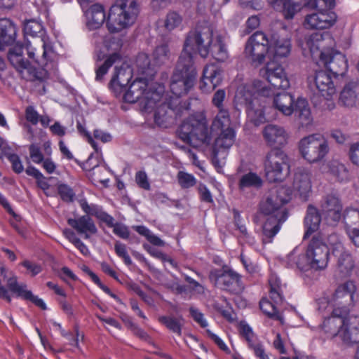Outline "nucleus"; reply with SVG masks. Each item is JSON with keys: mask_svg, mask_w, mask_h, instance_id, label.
<instances>
[{"mask_svg": "<svg viewBox=\"0 0 359 359\" xmlns=\"http://www.w3.org/2000/svg\"><path fill=\"white\" fill-rule=\"evenodd\" d=\"M192 51H196L203 57L211 55L219 62H224L229 57V53L222 37L214 35L210 27H198L189 33L181 54H186L193 58Z\"/></svg>", "mask_w": 359, "mask_h": 359, "instance_id": "nucleus-1", "label": "nucleus"}, {"mask_svg": "<svg viewBox=\"0 0 359 359\" xmlns=\"http://www.w3.org/2000/svg\"><path fill=\"white\" fill-rule=\"evenodd\" d=\"M274 90L267 87L259 80L254 81L252 84L241 85L236 90L234 104L238 109L244 108L248 118L255 126L265 122L264 105L259 97L274 95Z\"/></svg>", "mask_w": 359, "mask_h": 359, "instance_id": "nucleus-2", "label": "nucleus"}, {"mask_svg": "<svg viewBox=\"0 0 359 359\" xmlns=\"http://www.w3.org/2000/svg\"><path fill=\"white\" fill-rule=\"evenodd\" d=\"M334 41L328 32L314 33L306 42L311 56L320 57L325 67L335 76H343L347 71V60L344 55L331 47Z\"/></svg>", "mask_w": 359, "mask_h": 359, "instance_id": "nucleus-3", "label": "nucleus"}, {"mask_svg": "<svg viewBox=\"0 0 359 359\" xmlns=\"http://www.w3.org/2000/svg\"><path fill=\"white\" fill-rule=\"evenodd\" d=\"M322 329L331 337H339L344 343L353 345L359 343V326L348 315L347 309L332 311L325 318Z\"/></svg>", "mask_w": 359, "mask_h": 359, "instance_id": "nucleus-4", "label": "nucleus"}, {"mask_svg": "<svg viewBox=\"0 0 359 359\" xmlns=\"http://www.w3.org/2000/svg\"><path fill=\"white\" fill-rule=\"evenodd\" d=\"M179 137L193 147L208 144L211 140V133L205 115L198 113L186 118L178 131Z\"/></svg>", "mask_w": 359, "mask_h": 359, "instance_id": "nucleus-5", "label": "nucleus"}, {"mask_svg": "<svg viewBox=\"0 0 359 359\" xmlns=\"http://www.w3.org/2000/svg\"><path fill=\"white\" fill-rule=\"evenodd\" d=\"M139 14L135 0H117L109 13L107 27L111 33L121 32L135 23Z\"/></svg>", "mask_w": 359, "mask_h": 359, "instance_id": "nucleus-6", "label": "nucleus"}, {"mask_svg": "<svg viewBox=\"0 0 359 359\" xmlns=\"http://www.w3.org/2000/svg\"><path fill=\"white\" fill-rule=\"evenodd\" d=\"M196 70L191 57L181 54L170 81V90L177 97L188 93L196 81Z\"/></svg>", "mask_w": 359, "mask_h": 359, "instance_id": "nucleus-7", "label": "nucleus"}, {"mask_svg": "<svg viewBox=\"0 0 359 359\" xmlns=\"http://www.w3.org/2000/svg\"><path fill=\"white\" fill-rule=\"evenodd\" d=\"M264 166L266 177L270 182H280L290 172V158L283 150L271 149L265 156Z\"/></svg>", "mask_w": 359, "mask_h": 359, "instance_id": "nucleus-8", "label": "nucleus"}, {"mask_svg": "<svg viewBox=\"0 0 359 359\" xmlns=\"http://www.w3.org/2000/svg\"><path fill=\"white\" fill-rule=\"evenodd\" d=\"M305 260L299 264L302 269L322 271L327 268L330 259V249L327 245L318 236H314L310 241Z\"/></svg>", "mask_w": 359, "mask_h": 359, "instance_id": "nucleus-9", "label": "nucleus"}, {"mask_svg": "<svg viewBox=\"0 0 359 359\" xmlns=\"http://www.w3.org/2000/svg\"><path fill=\"white\" fill-rule=\"evenodd\" d=\"M298 147L302 156L310 163L321 161L329 152L327 142L318 134L303 137L299 142Z\"/></svg>", "mask_w": 359, "mask_h": 359, "instance_id": "nucleus-10", "label": "nucleus"}, {"mask_svg": "<svg viewBox=\"0 0 359 359\" xmlns=\"http://www.w3.org/2000/svg\"><path fill=\"white\" fill-rule=\"evenodd\" d=\"M148 84L144 79L135 80L129 86L123 95V99L129 103H135L143 99L144 110L153 108L157 102L161 101V95L158 90H147Z\"/></svg>", "mask_w": 359, "mask_h": 359, "instance_id": "nucleus-11", "label": "nucleus"}, {"mask_svg": "<svg viewBox=\"0 0 359 359\" xmlns=\"http://www.w3.org/2000/svg\"><path fill=\"white\" fill-rule=\"evenodd\" d=\"M333 255L337 259L335 273L340 278L351 275L355 266V261L351 254L346 250L341 238L337 233H332L327 238Z\"/></svg>", "mask_w": 359, "mask_h": 359, "instance_id": "nucleus-12", "label": "nucleus"}, {"mask_svg": "<svg viewBox=\"0 0 359 359\" xmlns=\"http://www.w3.org/2000/svg\"><path fill=\"white\" fill-rule=\"evenodd\" d=\"M269 41L262 32H256L248 39L245 47V55L252 63L262 64L269 55Z\"/></svg>", "mask_w": 359, "mask_h": 359, "instance_id": "nucleus-13", "label": "nucleus"}, {"mask_svg": "<svg viewBox=\"0 0 359 359\" xmlns=\"http://www.w3.org/2000/svg\"><path fill=\"white\" fill-rule=\"evenodd\" d=\"M209 278L217 287L230 292L238 293L243 288L240 276L228 268L212 270Z\"/></svg>", "mask_w": 359, "mask_h": 359, "instance_id": "nucleus-14", "label": "nucleus"}, {"mask_svg": "<svg viewBox=\"0 0 359 359\" xmlns=\"http://www.w3.org/2000/svg\"><path fill=\"white\" fill-rule=\"evenodd\" d=\"M291 199V191L289 187L280 186L271 190L266 200L260 204V211L264 215H270L273 212H283L287 215L283 205Z\"/></svg>", "mask_w": 359, "mask_h": 359, "instance_id": "nucleus-15", "label": "nucleus"}, {"mask_svg": "<svg viewBox=\"0 0 359 359\" xmlns=\"http://www.w3.org/2000/svg\"><path fill=\"white\" fill-rule=\"evenodd\" d=\"M217 133L212 148V162L215 165H220L235 143L236 133L233 128H227Z\"/></svg>", "mask_w": 359, "mask_h": 359, "instance_id": "nucleus-16", "label": "nucleus"}, {"mask_svg": "<svg viewBox=\"0 0 359 359\" xmlns=\"http://www.w3.org/2000/svg\"><path fill=\"white\" fill-rule=\"evenodd\" d=\"M23 46L17 44L10 49L8 53V58L13 67L19 72L22 78L26 80L39 79L36 69L33 68L27 60L22 56Z\"/></svg>", "mask_w": 359, "mask_h": 359, "instance_id": "nucleus-17", "label": "nucleus"}, {"mask_svg": "<svg viewBox=\"0 0 359 359\" xmlns=\"http://www.w3.org/2000/svg\"><path fill=\"white\" fill-rule=\"evenodd\" d=\"M262 134L266 146L271 149H281L287 144L290 137L283 126L274 123L266 125L262 129Z\"/></svg>", "mask_w": 359, "mask_h": 359, "instance_id": "nucleus-18", "label": "nucleus"}, {"mask_svg": "<svg viewBox=\"0 0 359 359\" xmlns=\"http://www.w3.org/2000/svg\"><path fill=\"white\" fill-rule=\"evenodd\" d=\"M260 75L265 78L274 89H286L290 83L283 68L275 62H268L260 70Z\"/></svg>", "mask_w": 359, "mask_h": 359, "instance_id": "nucleus-19", "label": "nucleus"}, {"mask_svg": "<svg viewBox=\"0 0 359 359\" xmlns=\"http://www.w3.org/2000/svg\"><path fill=\"white\" fill-rule=\"evenodd\" d=\"M355 292V285L352 281H347L339 285L333 295L334 306L332 311L337 309L342 311L347 309L350 313V306L353 304V294Z\"/></svg>", "mask_w": 359, "mask_h": 359, "instance_id": "nucleus-20", "label": "nucleus"}, {"mask_svg": "<svg viewBox=\"0 0 359 359\" xmlns=\"http://www.w3.org/2000/svg\"><path fill=\"white\" fill-rule=\"evenodd\" d=\"M322 214L330 225H336L342 215V205L340 200L334 195H327L320 204Z\"/></svg>", "mask_w": 359, "mask_h": 359, "instance_id": "nucleus-21", "label": "nucleus"}, {"mask_svg": "<svg viewBox=\"0 0 359 359\" xmlns=\"http://www.w3.org/2000/svg\"><path fill=\"white\" fill-rule=\"evenodd\" d=\"M159 91L161 95V101L157 102L153 108L145 111L149 113L154 111L155 123L159 126L167 128L169 124L173 122L175 112L170 104L166 102L167 98L163 94V88H159Z\"/></svg>", "mask_w": 359, "mask_h": 359, "instance_id": "nucleus-22", "label": "nucleus"}, {"mask_svg": "<svg viewBox=\"0 0 359 359\" xmlns=\"http://www.w3.org/2000/svg\"><path fill=\"white\" fill-rule=\"evenodd\" d=\"M222 81V69L214 64L207 65L203 69L199 88L202 92L209 93L219 86Z\"/></svg>", "mask_w": 359, "mask_h": 359, "instance_id": "nucleus-23", "label": "nucleus"}, {"mask_svg": "<svg viewBox=\"0 0 359 359\" xmlns=\"http://www.w3.org/2000/svg\"><path fill=\"white\" fill-rule=\"evenodd\" d=\"M293 191L304 201H306L311 192V172L305 168H298L294 173Z\"/></svg>", "mask_w": 359, "mask_h": 359, "instance_id": "nucleus-24", "label": "nucleus"}, {"mask_svg": "<svg viewBox=\"0 0 359 359\" xmlns=\"http://www.w3.org/2000/svg\"><path fill=\"white\" fill-rule=\"evenodd\" d=\"M6 284L8 290L15 294L17 297L32 302L42 310L47 309L46 304L43 300L38 296L34 295L30 290H27V285L25 284L18 283L15 276L8 278Z\"/></svg>", "mask_w": 359, "mask_h": 359, "instance_id": "nucleus-25", "label": "nucleus"}, {"mask_svg": "<svg viewBox=\"0 0 359 359\" xmlns=\"http://www.w3.org/2000/svg\"><path fill=\"white\" fill-rule=\"evenodd\" d=\"M267 218L263 225V241L270 243L271 239L276 235L280 229V224L284 222L287 216L283 212H273L266 215Z\"/></svg>", "mask_w": 359, "mask_h": 359, "instance_id": "nucleus-26", "label": "nucleus"}, {"mask_svg": "<svg viewBox=\"0 0 359 359\" xmlns=\"http://www.w3.org/2000/svg\"><path fill=\"white\" fill-rule=\"evenodd\" d=\"M337 15L330 11H320L306 18V26L311 29H327L336 22Z\"/></svg>", "mask_w": 359, "mask_h": 359, "instance_id": "nucleus-27", "label": "nucleus"}, {"mask_svg": "<svg viewBox=\"0 0 359 359\" xmlns=\"http://www.w3.org/2000/svg\"><path fill=\"white\" fill-rule=\"evenodd\" d=\"M133 70L126 63H123L121 67H115V73L111 81L110 86L116 93H121L125 90L126 86L132 79Z\"/></svg>", "mask_w": 359, "mask_h": 359, "instance_id": "nucleus-28", "label": "nucleus"}, {"mask_svg": "<svg viewBox=\"0 0 359 359\" xmlns=\"http://www.w3.org/2000/svg\"><path fill=\"white\" fill-rule=\"evenodd\" d=\"M67 224L79 234L83 236L85 239H89L91 236L97 233V228L90 217L81 216L76 219L69 218Z\"/></svg>", "mask_w": 359, "mask_h": 359, "instance_id": "nucleus-29", "label": "nucleus"}, {"mask_svg": "<svg viewBox=\"0 0 359 359\" xmlns=\"http://www.w3.org/2000/svg\"><path fill=\"white\" fill-rule=\"evenodd\" d=\"M309 82L313 81L321 95L327 100L335 93L336 89L330 76L324 71L317 72L313 77L309 78Z\"/></svg>", "mask_w": 359, "mask_h": 359, "instance_id": "nucleus-30", "label": "nucleus"}, {"mask_svg": "<svg viewBox=\"0 0 359 359\" xmlns=\"http://www.w3.org/2000/svg\"><path fill=\"white\" fill-rule=\"evenodd\" d=\"M344 220L350 239L355 246L359 247V210L348 209L345 212Z\"/></svg>", "mask_w": 359, "mask_h": 359, "instance_id": "nucleus-31", "label": "nucleus"}, {"mask_svg": "<svg viewBox=\"0 0 359 359\" xmlns=\"http://www.w3.org/2000/svg\"><path fill=\"white\" fill-rule=\"evenodd\" d=\"M339 102L348 108L359 106V84L355 82L346 84L340 93Z\"/></svg>", "mask_w": 359, "mask_h": 359, "instance_id": "nucleus-32", "label": "nucleus"}, {"mask_svg": "<svg viewBox=\"0 0 359 359\" xmlns=\"http://www.w3.org/2000/svg\"><path fill=\"white\" fill-rule=\"evenodd\" d=\"M294 112L301 128H308L313 125V118L306 99L298 97L294 104Z\"/></svg>", "mask_w": 359, "mask_h": 359, "instance_id": "nucleus-33", "label": "nucleus"}, {"mask_svg": "<svg viewBox=\"0 0 359 359\" xmlns=\"http://www.w3.org/2000/svg\"><path fill=\"white\" fill-rule=\"evenodd\" d=\"M27 55L30 59L39 63L41 60H46L47 55L50 52L45 42L39 38H34L32 41L28 40L25 44Z\"/></svg>", "mask_w": 359, "mask_h": 359, "instance_id": "nucleus-34", "label": "nucleus"}, {"mask_svg": "<svg viewBox=\"0 0 359 359\" xmlns=\"http://www.w3.org/2000/svg\"><path fill=\"white\" fill-rule=\"evenodd\" d=\"M79 205L82 210L86 214L85 216H94L107 226L113 225L114 218L104 212L100 206L93 203L89 204L85 199L79 201Z\"/></svg>", "mask_w": 359, "mask_h": 359, "instance_id": "nucleus-35", "label": "nucleus"}, {"mask_svg": "<svg viewBox=\"0 0 359 359\" xmlns=\"http://www.w3.org/2000/svg\"><path fill=\"white\" fill-rule=\"evenodd\" d=\"M321 215L318 209L311 204L309 205L304 217V227L306 229L304 236V239L309 238L319 229Z\"/></svg>", "mask_w": 359, "mask_h": 359, "instance_id": "nucleus-36", "label": "nucleus"}, {"mask_svg": "<svg viewBox=\"0 0 359 359\" xmlns=\"http://www.w3.org/2000/svg\"><path fill=\"white\" fill-rule=\"evenodd\" d=\"M86 26L89 29L100 28L106 20V15L102 6L93 4L86 11Z\"/></svg>", "mask_w": 359, "mask_h": 359, "instance_id": "nucleus-37", "label": "nucleus"}, {"mask_svg": "<svg viewBox=\"0 0 359 359\" xmlns=\"http://www.w3.org/2000/svg\"><path fill=\"white\" fill-rule=\"evenodd\" d=\"M17 27L13 21L8 18L0 20V44L11 45L16 39Z\"/></svg>", "mask_w": 359, "mask_h": 359, "instance_id": "nucleus-38", "label": "nucleus"}, {"mask_svg": "<svg viewBox=\"0 0 359 359\" xmlns=\"http://www.w3.org/2000/svg\"><path fill=\"white\" fill-rule=\"evenodd\" d=\"M291 43L288 39H278L269 45V57L274 60L288 56Z\"/></svg>", "mask_w": 359, "mask_h": 359, "instance_id": "nucleus-39", "label": "nucleus"}, {"mask_svg": "<svg viewBox=\"0 0 359 359\" xmlns=\"http://www.w3.org/2000/svg\"><path fill=\"white\" fill-rule=\"evenodd\" d=\"M273 106L283 115L290 116L294 109V97L287 93H278L273 98Z\"/></svg>", "mask_w": 359, "mask_h": 359, "instance_id": "nucleus-40", "label": "nucleus"}, {"mask_svg": "<svg viewBox=\"0 0 359 359\" xmlns=\"http://www.w3.org/2000/svg\"><path fill=\"white\" fill-rule=\"evenodd\" d=\"M309 0H269L273 6L283 5L285 12L286 18H292L294 13L299 11L301 7L306 6Z\"/></svg>", "mask_w": 359, "mask_h": 359, "instance_id": "nucleus-41", "label": "nucleus"}, {"mask_svg": "<svg viewBox=\"0 0 359 359\" xmlns=\"http://www.w3.org/2000/svg\"><path fill=\"white\" fill-rule=\"evenodd\" d=\"M269 295L271 299L276 304H280L283 302V292L285 285L282 284L280 279L276 275L271 274L269 280Z\"/></svg>", "mask_w": 359, "mask_h": 359, "instance_id": "nucleus-42", "label": "nucleus"}, {"mask_svg": "<svg viewBox=\"0 0 359 359\" xmlns=\"http://www.w3.org/2000/svg\"><path fill=\"white\" fill-rule=\"evenodd\" d=\"M231 120L228 109L218 110L217 114L212 120L211 129L214 132L223 131L227 128H233L231 126Z\"/></svg>", "mask_w": 359, "mask_h": 359, "instance_id": "nucleus-43", "label": "nucleus"}, {"mask_svg": "<svg viewBox=\"0 0 359 359\" xmlns=\"http://www.w3.org/2000/svg\"><path fill=\"white\" fill-rule=\"evenodd\" d=\"M159 323L165 325L170 331L180 336L184 322L182 318L163 316L158 318Z\"/></svg>", "mask_w": 359, "mask_h": 359, "instance_id": "nucleus-44", "label": "nucleus"}, {"mask_svg": "<svg viewBox=\"0 0 359 359\" xmlns=\"http://www.w3.org/2000/svg\"><path fill=\"white\" fill-rule=\"evenodd\" d=\"M330 172L339 182H346L349 178L348 170L344 164L338 161L329 163Z\"/></svg>", "mask_w": 359, "mask_h": 359, "instance_id": "nucleus-45", "label": "nucleus"}, {"mask_svg": "<svg viewBox=\"0 0 359 359\" xmlns=\"http://www.w3.org/2000/svg\"><path fill=\"white\" fill-rule=\"evenodd\" d=\"M64 236L72 243L79 251L84 255L88 256L90 255V251L88 247L83 242L76 236V233L70 229H65L62 231Z\"/></svg>", "mask_w": 359, "mask_h": 359, "instance_id": "nucleus-46", "label": "nucleus"}, {"mask_svg": "<svg viewBox=\"0 0 359 359\" xmlns=\"http://www.w3.org/2000/svg\"><path fill=\"white\" fill-rule=\"evenodd\" d=\"M262 185L261 177L254 172H249L243 175L239 180V188L244 189L249 187H260Z\"/></svg>", "mask_w": 359, "mask_h": 359, "instance_id": "nucleus-47", "label": "nucleus"}, {"mask_svg": "<svg viewBox=\"0 0 359 359\" xmlns=\"http://www.w3.org/2000/svg\"><path fill=\"white\" fill-rule=\"evenodd\" d=\"M133 229L140 235L144 236L147 240L154 245L164 246L165 242L159 237L154 234L148 228L144 226H135Z\"/></svg>", "mask_w": 359, "mask_h": 359, "instance_id": "nucleus-48", "label": "nucleus"}, {"mask_svg": "<svg viewBox=\"0 0 359 359\" xmlns=\"http://www.w3.org/2000/svg\"><path fill=\"white\" fill-rule=\"evenodd\" d=\"M170 57V52L168 45L162 44L157 46L153 53V59L157 65L167 62Z\"/></svg>", "mask_w": 359, "mask_h": 359, "instance_id": "nucleus-49", "label": "nucleus"}, {"mask_svg": "<svg viewBox=\"0 0 359 359\" xmlns=\"http://www.w3.org/2000/svg\"><path fill=\"white\" fill-rule=\"evenodd\" d=\"M274 302L272 303L269 299L263 298L259 302L260 309L270 318L278 320L281 319V316L278 312L276 305Z\"/></svg>", "mask_w": 359, "mask_h": 359, "instance_id": "nucleus-50", "label": "nucleus"}, {"mask_svg": "<svg viewBox=\"0 0 359 359\" xmlns=\"http://www.w3.org/2000/svg\"><path fill=\"white\" fill-rule=\"evenodd\" d=\"M305 260L304 255L302 254L298 248H295L290 252L286 257V262L290 267H297L301 271L302 269L299 264Z\"/></svg>", "mask_w": 359, "mask_h": 359, "instance_id": "nucleus-51", "label": "nucleus"}, {"mask_svg": "<svg viewBox=\"0 0 359 359\" xmlns=\"http://www.w3.org/2000/svg\"><path fill=\"white\" fill-rule=\"evenodd\" d=\"M118 60H120V55L118 53L111 55L96 70V79L101 80L103 76L107 72L109 68Z\"/></svg>", "mask_w": 359, "mask_h": 359, "instance_id": "nucleus-52", "label": "nucleus"}, {"mask_svg": "<svg viewBox=\"0 0 359 359\" xmlns=\"http://www.w3.org/2000/svg\"><path fill=\"white\" fill-rule=\"evenodd\" d=\"M182 23V17L176 12H170L168 13L164 26L168 31H172L179 27Z\"/></svg>", "mask_w": 359, "mask_h": 359, "instance_id": "nucleus-53", "label": "nucleus"}, {"mask_svg": "<svg viewBox=\"0 0 359 359\" xmlns=\"http://www.w3.org/2000/svg\"><path fill=\"white\" fill-rule=\"evenodd\" d=\"M178 182L182 188H189L195 185L196 180L194 175L180 171L177 174Z\"/></svg>", "mask_w": 359, "mask_h": 359, "instance_id": "nucleus-54", "label": "nucleus"}, {"mask_svg": "<svg viewBox=\"0 0 359 359\" xmlns=\"http://www.w3.org/2000/svg\"><path fill=\"white\" fill-rule=\"evenodd\" d=\"M42 29L41 24L35 20H29L24 27L25 34L31 36L32 39L37 34L41 32Z\"/></svg>", "mask_w": 359, "mask_h": 359, "instance_id": "nucleus-55", "label": "nucleus"}, {"mask_svg": "<svg viewBox=\"0 0 359 359\" xmlns=\"http://www.w3.org/2000/svg\"><path fill=\"white\" fill-rule=\"evenodd\" d=\"M114 250L116 255L123 259L126 264L130 265L132 264V259L127 252L126 245L117 241L114 245Z\"/></svg>", "mask_w": 359, "mask_h": 359, "instance_id": "nucleus-56", "label": "nucleus"}, {"mask_svg": "<svg viewBox=\"0 0 359 359\" xmlns=\"http://www.w3.org/2000/svg\"><path fill=\"white\" fill-rule=\"evenodd\" d=\"M240 332L248 341L249 346H252L255 344V336L252 328L248 325L241 323L240 325Z\"/></svg>", "mask_w": 359, "mask_h": 359, "instance_id": "nucleus-57", "label": "nucleus"}, {"mask_svg": "<svg viewBox=\"0 0 359 359\" xmlns=\"http://www.w3.org/2000/svg\"><path fill=\"white\" fill-rule=\"evenodd\" d=\"M225 97H226L225 90L223 89H219L214 93L212 99V103L215 107H216L218 109V110L226 109L224 107V104H223Z\"/></svg>", "mask_w": 359, "mask_h": 359, "instance_id": "nucleus-58", "label": "nucleus"}, {"mask_svg": "<svg viewBox=\"0 0 359 359\" xmlns=\"http://www.w3.org/2000/svg\"><path fill=\"white\" fill-rule=\"evenodd\" d=\"M29 156L35 163H41L44 160L43 155L40 148L36 144H31L29 147Z\"/></svg>", "mask_w": 359, "mask_h": 359, "instance_id": "nucleus-59", "label": "nucleus"}, {"mask_svg": "<svg viewBox=\"0 0 359 359\" xmlns=\"http://www.w3.org/2000/svg\"><path fill=\"white\" fill-rule=\"evenodd\" d=\"M8 159L12 165L13 171L16 173H21L24 170V167L20 157L15 154H10L7 156Z\"/></svg>", "mask_w": 359, "mask_h": 359, "instance_id": "nucleus-60", "label": "nucleus"}, {"mask_svg": "<svg viewBox=\"0 0 359 359\" xmlns=\"http://www.w3.org/2000/svg\"><path fill=\"white\" fill-rule=\"evenodd\" d=\"M348 154L351 162L359 166V142L353 143L350 145Z\"/></svg>", "mask_w": 359, "mask_h": 359, "instance_id": "nucleus-61", "label": "nucleus"}, {"mask_svg": "<svg viewBox=\"0 0 359 359\" xmlns=\"http://www.w3.org/2000/svg\"><path fill=\"white\" fill-rule=\"evenodd\" d=\"M135 182L137 185L145 190L150 189V183L148 180L147 175L144 171H139L135 174Z\"/></svg>", "mask_w": 359, "mask_h": 359, "instance_id": "nucleus-62", "label": "nucleus"}, {"mask_svg": "<svg viewBox=\"0 0 359 359\" xmlns=\"http://www.w3.org/2000/svg\"><path fill=\"white\" fill-rule=\"evenodd\" d=\"M189 312L194 320L198 323L202 327L208 326V322L205 319L203 314L196 307L191 306Z\"/></svg>", "mask_w": 359, "mask_h": 359, "instance_id": "nucleus-63", "label": "nucleus"}, {"mask_svg": "<svg viewBox=\"0 0 359 359\" xmlns=\"http://www.w3.org/2000/svg\"><path fill=\"white\" fill-rule=\"evenodd\" d=\"M58 193L62 199L65 201H72L74 196L72 189L66 184L59 185Z\"/></svg>", "mask_w": 359, "mask_h": 359, "instance_id": "nucleus-64", "label": "nucleus"}]
</instances>
